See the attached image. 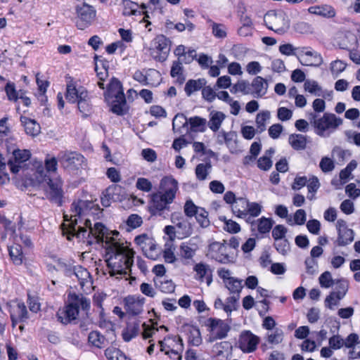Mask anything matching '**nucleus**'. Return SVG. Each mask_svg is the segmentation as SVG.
Segmentation results:
<instances>
[{
  "mask_svg": "<svg viewBox=\"0 0 360 360\" xmlns=\"http://www.w3.org/2000/svg\"><path fill=\"white\" fill-rule=\"evenodd\" d=\"M239 297L240 295H233L226 299L224 306V311L226 313H231L233 310L236 309V304Z\"/></svg>",
  "mask_w": 360,
  "mask_h": 360,
  "instance_id": "obj_62",
  "label": "nucleus"
},
{
  "mask_svg": "<svg viewBox=\"0 0 360 360\" xmlns=\"http://www.w3.org/2000/svg\"><path fill=\"white\" fill-rule=\"evenodd\" d=\"M195 217L198 223L202 228H207L210 225V221L208 219V212L204 208H200Z\"/></svg>",
  "mask_w": 360,
  "mask_h": 360,
  "instance_id": "obj_52",
  "label": "nucleus"
},
{
  "mask_svg": "<svg viewBox=\"0 0 360 360\" xmlns=\"http://www.w3.org/2000/svg\"><path fill=\"white\" fill-rule=\"evenodd\" d=\"M94 202L88 200H78L73 202L70 208V216L64 214L65 221L61 224V231L63 236L67 237L68 240L76 238L79 241H83L89 245L93 243H105V236L108 231L107 228L101 222H96L90 231L78 225L82 223V217L94 207Z\"/></svg>",
  "mask_w": 360,
  "mask_h": 360,
  "instance_id": "obj_1",
  "label": "nucleus"
},
{
  "mask_svg": "<svg viewBox=\"0 0 360 360\" xmlns=\"http://www.w3.org/2000/svg\"><path fill=\"white\" fill-rule=\"evenodd\" d=\"M335 284L336 285V287L335 290L333 292L344 297L347 294L349 288L347 281L344 278H341L335 281Z\"/></svg>",
  "mask_w": 360,
  "mask_h": 360,
  "instance_id": "obj_55",
  "label": "nucleus"
},
{
  "mask_svg": "<svg viewBox=\"0 0 360 360\" xmlns=\"http://www.w3.org/2000/svg\"><path fill=\"white\" fill-rule=\"evenodd\" d=\"M139 332V323H134L127 325L126 331L123 333V338L126 342L130 341L133 338L136 337Z\"/></svg>",
  "mask_w": 360,
  "mask_h": 360,
  "instance_id": "obj_50",
  "label": "nucleus"
},
{
  "mask_svg": "<svg viewBox=\"0 0 360 360\" xmlns=\"http://www.w3.org/2000/svg\"><path fill=\"white\" fill-rule=\"evenodd\" d=\"M73 276H75L78 278L82 286H84L86 283L90 281V274L86 269L81 266L75 268Z\"/></svg>",
  "mask_w": 360,
  "mask_h": 360,
  "instance_id": "obj_45",
  "label": "nucleus"
},
{
  "mask_svg": "<svg viewBox=\"0 0 360 360\" xmlns=\"http://www.w3.org/2000/svg\"><path fill=\"white\" fill-rule=\"evenodd\" d=\"M176 248L173 244L166 243L165 245V248L163 250V258L165 262L167 263L173 264L176 260L177 258L174 254Z\"/></svg>",
  "mask_w": 360,
  "mask_h": 360,
  "instance_id": "obj_44",
  "label": "nucleus"
},
{
  "mask_svg": "<svg viewBox=\"0 0 360 360\" xmlns=\"http://www.w3.org/2000/svg\"><path fill=\"white\" fill-rule=\"evenodd\" d=\"M188 119L182 113L176 115L172 120V128L174 130L177 127L179 129L188 126Z\"/></svg>",
  "mask_w": 360,
  "mask_h": 360,
  "instance_id": "obj_60",
  "label": "nucleus"
},
{
  "mask_svg": "<svg viewBox=\"0 0 360 360\" xmlns=\"http://www.w3.org/2000/svg\"><path fill=\"white\" fill-rule=\"evenodd\" d=\"M178 181L172 176H165L160 183V191L151 195L148 211L152 216L166 219L170 212V204L176 198Z\"/></svg>",
  "mask_w": 360,
  "mask_h": 360,
  "instance_id": "obj_3",
  "label": "nucleus"
},
{
  "mask_svg": "<svg viewBox=\"0 0 360 360\" xmlns=\"http://www.w3.org/2000/svg\"><path fill=\"white\" fill-rule=\"evenodd\" d=\"M75 7L76 27L81 30L89 27L96 20V11L94 6L81 1Z\"/></svg>",
  "mask_w": 360,
  "mask_h": 360,
  "instance_id": "obj_5",
  "label": "nucleus"
},
{
  "mask_svg": "<svg viewBox=\"0 0 360 360\" xmlns=\"http://www.w3.org/2000/svg\"><path fill=\"white\" fill-rule=\"evenodd\" d=\"M13 158L8 162L10 170L13 174H17L22 167L21 164L28 160L31 156V153L28 150H13Z\"/></svg>",
  "mask_w": 360,
  "mask_h": 360,
  "instance_id": "obj_16",
  "label": "nucleus"
},
{
  "mask_svg": "<svg viewBox=\"0 0 360 360\" xmlns=\"http://www.w3.org/2000/svg\"><path fill=\"white\" fill-rule=\"evenodd\" d=\"M89 342L92 345L103 348L107 345L106 338L98 331H91L88 336Z\"/></svg>",
  "mask_w": 360,
  "mask_h": 360,
  "instance_id": "obj_35",
  "label": "nucleus"
},
{
  "mask_svg": "<svg viewBox=\"0 0 360 360\" xmlns=\"http://www.w3.org/2000/svg\"><path fill=\"white\" fill-rule=\"evenodd\" d=\"M304 89L311 94L318 96L322 89V87L315 80L306 79L304 83Z\"/></svg>",
  "mask_w": 360,
  "mask_h": 360,
  "instance_id": "obj_49",
  "label": "nucleus"
},
{
  "mask_svg": "<svg viewBox=\"0 0 360 360\" xmlns=\"http://www.w3.org/2000/svg\"><path fill=\"white\" fill-rule=\"evenodd\" d=\"M207 22L212 27V32L213 35L218 39H224L226 37V27L224 25L217 23L208 18Z\"/></svg>",
  "mask_w": 360,
  "mask_h": 360,
  "instance_id": "obj_37",
  "label": "nucleus"
},
{
  "mask_svg": "<svg viewBox=\"0 0 360 360\" xmlns=\"http://www.w3.org/2000/svg\"><path fill=\"white\" fill-rule=\"evenodd\" d=\"M117 231L110 233L107 231L105 236V261L110 269V276L126 274V270L129 269L134 263V251L121 241Z\"/></svg>",
  "mask_w": 360,
  "mask_h": 360,
  "instance_id": "obj_2",
  "label": "nucleus"
},
{
  "mask_svg": "<svg viewBox=\"0 0 360 360\" xmlns=\"http://www.w3.org/2000/svg\"><path fill=\"white\" fill-rule=\"evenodd\" d=\"M143 219L141 216L137 214H130L126 220V224L129 228L128 230L134 229L141 226Z\"/></svg>",
  "mask_w": 360,
  "mask_h": 360,
  "instance_id": "obj_53",
  "label": "nucleus"
},
{
  "mask_svg": "<svg viewBox=\"0 0 360 360\" xmlns=\"http://www.w3.org/2000/svg\"><path fill=\"white\" fill-rule=\"evenodd\" d=\"M48 186L46 198L50 201L61 205L63 196L62 180L60 178L49 179Z\"/></svg>",
  "mask_w": 360,
  "mask_h": 360,
  "instance_id": "obj_15",
  "label": "nucleus"
},
{
  "mask_svg": "<svg viewBox=\"0 0 360 360\" xmlns=\"http://www.w3.org/2000/svg\"><path fill=\"white\" fill-rule=\"evenodd\" d=\"M347 67V64L341 60H336L330 63V71L333 75L338 77Z\"/></svg>",
  "mask_w": 360,
  "mask_h": 360,
  "instance_id": "obj_58",
  "label": "nucleus"
},
{
  "mask_svg": "<svg viewBox=\"0 0 360 360\" xmlns=\"http://www.w3.org/2000/svg\"><path fill=\"white\" fill-rule=\"evenodd\" d=\"M220 220L224 221V229L229 233H236L240 231V225L231 219H226L225 217H221Z\"/></svg>",
  "mask_w": 360,
  "mask_h": 360,
  "instance_id": "obj_54",
  "label": "nucleus"
},
{
  "mask_svg": "<svg viewBox=\"0 0 360 360\" xmlns=\"http://www.w3.org/2000/svg\"><path fill=\"white\" fill-rule=\"evenodd\" d=\"M224 284L230 293L233 295H240L243 288L242 280L234 277L229 278V281H226Z\"/></svg>",
  "mask_w": 360,
  "mask_h": 360,
  "instance_id": "obj_40",
  "label": "nucleus"
},
{
  "mask_svg": "<svg viewBox=\"0 0 360 360\" xmlns=\"http://www.w3.org/2000/svg\"><path fill=\"white\" fill-rule=\"evenodd\" d=\"M201 207L196 206L191 200L186 201L184 210L185 214L188 217L195 216Z\"/></svg>",
  "mask_w": 360,
  "mask_h": 360,
  "instance_id": "obj_59",
  "label": "nucleus"
},
{
  "mask_svg": "<svg viewBox=\"0 0 360 360\" xmlns=\"http://www.w3.org/2000/svg\"><path fill=\"white\" fill-rule=\"evenodd\" d=\"M319 283L322 288H328L335 285V280L329 271L323 272L319 277Z\"/></svg>",
  "mask_w": 360,
  "mask_h": 360,
  "instance_id": "obj_57",
  "label": "nucleus"
},
{
  "mask_svg": "<svg viewBox=\"0 0 360 360\" xmlns=\"http://www.w3.org/2000/svg\"><path fill=\"white\" fill-rule=\"evenodd\" d=\"M274 245L276 250L283 255H286L290 250V243L286 238L275 241Z\"/></svg>",
  "mask_w": 360,
  "mask_h": 360,
  "instance_id": "obj_56",
  "label": "nucleus"
},
{
  "mask_svg": "<svg viewBox=\"0 0 360 360\" xmlns=\"http://www.w3.org/2000/svg\"><path fill=\"white\" fill-rule=\"evenodd\" d=\"M260 339L250 330H243L238 338V347L244 353H251L257 349Z\"/></svg>",
  "mask_w": 360,
  "mask_h": 360,
  "instance_id": "obj_12",
  "label": "nucleus"
},
{
  "mask_svg": "<svg viewBox=\"0 0 360 360\" xmlns=\"http://www.w3.org/2000/svg\"><path fill=\"white\" fill-rule=\"evenodd\" d=\"M68 298L69 303L57 312L58 319L63 324H68L76 320L79 308L87 313L91 306L90 300L82 294H70Z\"/></svg>",
  "mask_w": 360,
  "mask_h": 360,
  "instance_id": "obj_4",
  "label": "nucleus"
},
{
  "mask_svg": "<svg viewBox=\"0 0 360 360\" xmlns=\"http://www.w3.org/2000/svg\"><path fill=\"white\" fill-rule=\"evenodd\" d=\"M206 255L221 264H227L231 262L230 256L227 252V245L225 243L215 241L210 243Z\"/></svg>",
  "mask_w": 360,
  "mask_h": 360,
  "instance_id": "obj_10",
  "label": "nucleus"
},
{
  "mask_svg": "<svg viewBox=\"0 0 360 360\" xmlns=\"http://www.w3.org/2000/svg\"><path fill=\"white\" fill-rule=\"evenodd\" d=\"M264 22L268 29L278 34L284 33L285 29L288 27L285 14L282 11H269L264 16Z\"/></svg>",
  "mask_w": 360,
  "mask_h": 360,
  "instance_id": "obj_8",
  "label": "nucleus"
},
{
  "mask_svg": "<svg viewBox=\"0 0 360 360\" xmlns=\"http://www.w3.org/2000/svg\"><path fill=\"white\" fill-rule=\"evenodd\" d=\"M12 326L15 327L18 323L26 321L29 316L27 307L23 302H13L8 303Z\"/></svg>",
  "mask_w": 360,
  "mask_h": 360,
  "instance_id": "obj_13",
  "label": "nucleus"
},
{
  "mask_svg": "<svg viewBox=\"0 0 360 360\" xmlns=\"http://www.w3.org/2000/svg\"><path fill=\"white\" fill-rule=\"evenodd\" d=\"M311 120L314 127L318 130L317 134L322 136L329 129H336L342 124V120L333 113H324L322 117L317 119L315 114H311Z\"/></svg>",
  "mask_w": 360,
  "mask_h": 360,
  "instance_id": "obj_7",
  "label": "nucleus"
},
{
  "mask_svg": "<svg viewBox=\"0 0 360 360\" xmlns=\"http://www.w3.org/2000/svg\"><path fill=\"white\" fill-rule=\"evenodd\" d=\"M354 238V232L352 229H349L342 230L338 233V238L335 242L338 246H345L351 243Z\"/></svg>",
  "mask_w": 360,
  "mask_h": 360,
  "instance_id": "obj_32",
  "label": "nucleus"
},
{
  "mask_svg": "<svg viewBox=\"0 0 360 360\" xmlns=\"http://www.w3.org/2000/svg\"><path fill=\"white\" fill-rule=\"evenodd\" d=\"M287 231V228L283 225H276L272 230V237L275 241L285 239Z\"/></svg>",
  "mask_w": 360,
  "mask_h": 360,
  "instance_id": "obj_61",
  "label": "nucleus"
},
{
  "mask_svg": "<svg viewBox=\"0 0 360 360\" xmlns=\"http://www.w3.org/2000/svg\"><path fill=\"white\" fill-rule=\"evenodd\" d=\"M274 224V221L272 219L262 217L257 219V222H252V231L257 229L260 234L268 233Z\"/></svg>",
  "mask_w": 360,
  "mask_h": 360,
  "instance_id": "obj_25",
  "label": "nucleus"
},
{
  "mask_svg": "<svg viewBox=\"0 0 360 360\" xmlns=\"http://www.w3.org/2000/svg\"><path fill=\"white\" fill-rule=\"evenodd\" d=\"M193 270L196 272V278L200 281H206L207 285L212 281V270L209 264L203 262L196 264Z\"/></svg>",
  "mask_w": 360,
  "mask_h": 360,
  "instance_id": "obj_21",
  "label": "nucleus"
},
{
  "mask_svg": "<svg viewBox=\"0 0 360 360\" xmlns=\"http://www.w3.org/2000/svg\"><path fill=\"white\" fill-rule=\"evenodd\" d=\"M171 219L176 229L177 238H184L192 234L193 229L191 223L180 214H172Z\"/></svg>",
  "mask_w": 360,
  "mask_h": 360,
  "instance_id": "obj_17",
  "label": "nucleus"
},
{
  "mask_svg": "<svg viewBox=\"0 0 360 360\" xmlns=\"http://www.w3.org/2000/svg\"><path fill=\"white\" fill-rule=\"evenodd\" d=\"M83 89H77L75 86L70 83L67 85V90L65 97L66 99L71 103H76V101L79 99V96Z\"/></svg>",
  "mask_w": 360,
  "mask_h": 360,
  "instance_id": "obj_48",
  "label": "nucleus"
},
{
  "mask_svg": "<svg viewBox=\"0 0 360 360\" xmlns=\"http://www.w3.org/2000/svg\"><path fill=\"white\" fill-rule=\"evenodd\" d=\"M270 112L268 110L262 111L257 114L256 117V124L259 132H262L266 129V122L270 119Z\"/></svg>",
  "mask_w": 360,
  "mask_h": 360,
  "instance_id": "obj_46",
  "label": "nucleus"
},
{
  "mask_svg": "<svg viewBox=\"0 0 360 360\" xmlns=\"http://www.w3.org/2000/svg\"><path fill=\"white\" fill-rule=\"evenodd\" d=\"M212 165L210 162H206L205 164L200 163L195 167V175L196 178L199 181H204L206 179L210 169Z\"/></svg>",
  "mask_w": 360,
  "mask_h": 360,
  "instance_id": "obj_41",
  "label": "nucleus"
},
{
  "mask_svg": "<svg viewBox=\"0 0 360 360\" xmlns=\"http://www.w3.org/2000/svg\"><path fill=\"white\" fill-rule=\"evenodd\" d=\"M76 102L79 112L84 117H86L91 111V104L87 91L82 89Z\"/></svg>",
  "mask_w": 360,
  "mask_h": 360,
  "instance_id": "obj_23",
  "label": "nucleus"
},
{
  "mask_svg": "<svg viewBox=\"0 0 360 360\" xmlns=\"http://www.w3.org/2000/svg\"><path fill=\"white\" fill-rule=\"evenodd\" d=\"M205 326L209 328V331L214 334V340H221L225 338L231 329L229 325L224 321L209 318L207 319Z\"/></svg>",
  "mask_w": 360,
  "mask_h": 360,
  "instance_id": "obj_14",
  "label": "nucleus"
},
{
  "mask_svg": "<svg viewBox=\"0 0 360 360\" xmlns=\"http://www.w3.org/2000/svg\"><path fill=\"white\" fill-rule=\"evenodd\" d=\"M108 105L110 106V111L117 115H122L124 113V108L126 105V98H113L110 101H106Z\"/></svg>",
  "mask_w": 360,
  "mask_h": 360,
  "instance_id": "obj_31",
  "label": "nucleus"
},
{
  "mask_svg": "<svg viewBox=\"0 0 360 360\" xmlns=\"http://www.w3.org/2000/svg\"><path fill=\"white\" fill-rule=\"evenodd\" d=\"M58 160L61 166L69 172L77 171L84 162V157L82 155L71 151L59 153Z\"/></svg>",
  "mask_w": 360,
  "mask_h": 360,
  "instance_id": "obj_6",
  "label": "nucleus"
},
{
  "mask_svg": "<svg viewBox=\"0 0 360 360\" xmlns=\"http://www.w3.org/2000/svg\"><path fill=\"white\" fill-rule=\"evenodd\" d=\"M297 58L304 65L319 66L323 63V58L320 53L314 51L310 47H298Z\"/></svg>",
  "mask_w": 360,
  "mask_h": 360,
  "instance_id": "obj_11",
  "label": "nucleus"
},
{
  "mask_svg": "<svg viewBox=\"0 0 360 360\" xmlns=\"http://www.w3.org/2000/svg\"><path fill=\"white\" fill-rule=\"evenodd\" d=\"M145 299L143 297H136L134 296H128L124 298V308L127 313L136 316L143 311V307Z\"/></svg>",
  "mask_w": 360,
  "mask_h": 360,
  "instance_id": "obj_18",
  "label": "nucleus"
},
{
  "mask_svg": "<svg viewBox=\"0 0 360 360\" xmlns=\"http://www.w3.org/2000/svg\"><path fill=\"white\" fill-rule=\"evenodd\" d=\"M289 143L295 150H304L307 146V138L302 134H291L289 136Z\"/></svg>",
  "mask_w": 360,
  "mask_h": 360,
  "instance_id": "obj_34",
  "label": "nucleus"
},
{
  "mask_svg": "<svg viewBox=\"0 0 360 360\" xmlns=\"http://www.w3.org/2000/svg\"><path fill=\"white\" fill-rule=\"evenodd\" d=\"M180 255L182 257L185 259H191L195 253V250L190 247L186 243H181L180 245Z\"/></svg>",
  "mask_w": 360,
  "mask_h": 360,
  "instance_id": "obj_64",
  "label": "nucleus"
},
{
  "mask_svg": "<svg viewBox=\"0 0 360 360\" xmlns=\"http://www.w3.org/2000/svg\"><path fill=\"white\" fill-rule=\"evenodd\" d=\"M248 202V200L246 198H238L232 205L233 213L240 218H245L247 217Z\"/></svg>",
  "mask_w": 360,
  "mask_h": 360,
  "instance_id": "obj_29",
  "label": "nucleus"
},
{
  "mask_svg": "<svg viewBox=\"0 0 360 360\" xmlns=\"http://www.w3.org/2000/svg\"><path fill=\"white\" fill-rule=\"evenodd\" d=\"M105 355L108 360H129L121 350L113 347L107 348Z\"/></svg>",
  "mask_w": 360,
  "mask_h": 360,
  "instance_id": "obj_39",
  "label": "nucleus"
},
{
  "mask_svg": "<svg viewBox=\"0 0 360 360\" xmlns=\"http://www.w3.org/2000/svg\"><path fill=\"white\" fill-rule=\"evenodd\" d=\"M308 11L309 13L320 15L326 18H333L336 14L334 8L327 4L311 6L308 8Z\"/></svg>",
  "mask_w": 360,
  "mask_h": 360,
  "instance_id": "obj_24",
  "label": "nucleus"
},
{
  "mask_svg": "<svg viewBox=\"0 0 360 360\" xmlns=\"http://www.w3.org/2000/svg\"><path fill=\"white\" fill-rule=\"evenodd\" d=\"M134 242L142 250L144 255L148 259L155 260L158 259L160 251L157 248V244L154 239L143 233L137 236L134 238Z\"/></svg>",
  "mask_w": 360,
  "mask_h": 360,
  "instance_id": "obj_9",
  "label": "nucleus"
},
{
  "mask_svg": "<svg viewBox=\"0 0 360 360\" xmlns=\"http://www.w3.org/2000/svg\"><path fill=\"white\" fill-rule=\"evenodd\" d=\"M8 250L11 259L14 264L20 265L22 264L25 257L20 244L14 243L8 246Z\"/></svg>",
  "mask_w": 360,
  "mask_h": 360,
  "instance_id": "obj_26",
  "label": "nucleus"
},
{
  "mask_svg": "<svg viewBox=\"0 0 360 360\" xmlns=\"http://www.w3.org/2000/svg\"><path fill=\"white\" fill-rule=\"evenodd\" d=\"M344 297L336 294L333 291L330 292V294L326 297L324 300V304L326 308L330 309H334L336 306L340 304V301Z\"/></svg>",
  "mask_w": 360,
  "mask_h": 360,
  "instance_id": "obj_47",
  "label": "nucleus"
},
{
  "mask_svg": "<svg viewBox=\"0 0 360 360\" xmlns=\"http://www.w3.org/2000/svg\"><path fill=\"white\" fill-rule=\"evenodd\" d=\"M232 94H236L237 92H242L243 94H250L251 87L248 81L247 80H239L236 84H233L230 89Z\"/></svg>",
  "mask_w": 360,
  "mask_h": 360,
  "instance_id": "obj_42",
  "label": "nucleus"
},
{
  "mask_svg": "<svg viewBox=\"0 0 360 360\" xmlns=\"http://www.w3.org/2000/svg\"><path fill=\"white\" fill-rule=\"evenodd\" d=\"M107 196L112 202H121L126 198L124 189L120 185H112L105 190Z\"/></svg>",
  "mask_w": 360,
  "mask_h": 360,
  "instance_id": "obj_27",
  "label": "nucleus"
},
{
  "mask_svg": "<svg viewBox=\"0 0 360 360\" xmlns=\"http://www.w3.org/2000/svg\"><path fill=\"white\" fill-rule=\"evenodd\" d=\"M225 119V115L222 112L213 111L210 113V118L207 123L210 129L214 132L217 131Z\"/></svg>",
  "mask_w": 360,
  "mask_h": 360,
  "instance_id": "obj_30",
  "label": "nucleus"
},
{
  "mask_svg": "<svg viewBox=\"0 0 360 360\" xmlns=\"http://www.w3.org/2000/svg\"><path fill=\"white\" fill-rule=\"evenodd\" d=\"M188 342L194 346H198L202 343V338L200 330L196 326H189L187 329Z\"/></svg>",
  "mask_w": 360,
  "mask_h": 360,
  "instance_id": "obj_38",
  "label": "nucleus"
},
{
  "mask_svg": "<svg viewBox=\"0 0 360 360\" xmlns=\"http://www.w3.org/2000/svg\"><path fill=\"white\" fill-rule=\"evenodd\" d=\"M189 130L193 132H204L207 127V120L198 116L188 118Z\"/></svg>",
  "mask_w": 360,
  "mask_h": 360,
  "instance_id": "obj_28",
  "label": "nucleus"
},
{
  "mask_svg": "<svg viewBox=\"0 0 360 360\" xmlns=\"http://www.w3.org/2000/svg\"><path fill=\"white\" fill-rule=\"evenodd\" d=\"M154 281L156 287L163 292L171 293L174 291L175 285L171 280L157 278L155 279Z\"/></svg>",
  "mask_w": 360,
  "mask_h": 360,
  "instance_id": "obj_43",
  "label": "nucleus"
},
{
  "mask_svg": "<svg viewBox=\"0 0 360 360\" xmlns=\"http://www.w3.org/2000/svg\"><path fill=\"white\" fill-rule=\"evenodd\" d=\"M319 167L323 172L327 173L332 172L335 168L334 162L328 157H323L321 160Z\"/></svg>",
  "mask_w": 360,
  "mask_h": 360,
  "instance_id": "obj_63",
  "label": "nucleus"
},
{
  "mask_svg": "<svg viewBox=\"0 0 360 360\" xmlns=\"http://www.w3.org/2000/svg\"><path fill=\"white\" fill-rule=\"evenodd\" d=\"M170 41L164 35H158L153 40V46L155 49L164 53L169 51Z\"/></svg>",
  "mask_w": 360,
  "mask_h": 360,
  "instance_id": "obj_36",
  "label": "nucleus"
},
{
  "mask_svg": "<svg viewBox=\"0 0 360 360\" xmlns=\"http://www.w3.org/2000/svg\"><path fill=\"white\" fill-rule=\"evenodd\" d=\"M122 14L126 16L136 15L138 12V4L130 0H122Z\"/></svg>",
  "mask_w": 360,
  "mask_h": 360,
  "instance_id": "obj_51",
  "label": "nucleus"
},
{
  "mask_svg": "<svg viewBox=\"0 0 360 360\" xmlns=\"http://www.w3.org/2000/svg\"><path fill=\"white\" fill-rule=\"evenodd\" d=\"M205 84L206 80L205 79H189L185 85L184 90L187 96H190L193 92L202 89Z\"/></svg>",
  "mask_w": 360,
  "mask_h": 360,
  "instance_id": "obj_33",
  "label": "nucleus"
},
{
  "mask_svg": "<svg viewBox=\"0 0 360 360\" xmlns=\"http://www.w3.org/2000/svg\"><path fill=\"white\" fill-rule=\"evenodd\" d=\"M105 101H110L113 98H124V94L121 82L115 77H112L108 84L107 91L104 94Z\"/></svg>",
  "mask_w": 360,
  "mask_h": 360,
  "instance_id": "obj_20",
  "label": "nucleus"
},
{
  "mask_svg": "<svg viewBox=\"0 0 360 360\" xmlns=\"http://www.w3.org/2000/svg\"><path fill=\"white\" fill-rule=\"evenodd\" d=\"M250 84V94L255 98H262L267 93L269 84L265 79L260 76L255 77Z\"/></svg>",
  "mask_w": 360,
  "mask_h": 360,
  "instance_id": "obj_19",
  "label": "nucleus"
},
{
  "mask_svg": "<svg viewBox=\"0 0 360 360\" xmlns=\"http://www.w3.org/2000/svg\"><path fill=\"white\" fill-rule=\"evenodd\" d=\"M20 122L22 125L24 127L25 133L27 135L34 137L39 135L41 132V127L36 120L25 116H21Z\"/></svg>",
  "mask_w": 360,
  "mask_h": 360,
  "instance_id": "obj_22",
  "label": "nucleus"
}]
</instances>
